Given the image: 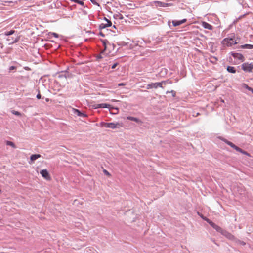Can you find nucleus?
Segmentation results:
<instances>
[{"label": "nucleus", "instance_id": "nucleus-36", "mask_svg": "<svg viewBox=\"0 0 253 253\" xmlns=\"http://www.w3.org/2000/svg\"><path fill=\"white\" fill-rule=\"evenodd\" d=\"M115 110L117 111V112H118V109L117 108H115Z\"/></svg>", "mask_w": 253, "mask_h": 253}, {"label": "nucleus", "instance_id": "nucleus-20", "mask_svg": "<svg viewBox=\"0 0 253 253\" xmlns=\"http://www.w3.org/2000/svg\"><path fill=\"white\" fill-rule=\"evenodd\" d=\"M127 119L129 120L135 121L137 123H138L140 122L138 118L133 117H131V116H128L127 117Z\"/></svg>", "mask_w": 253, "mask_h": 253}, {"label": "nucleus", "instance_id": "nucleus-30", "mask_svg": "<svg viewBox=\"0 0 253 253\" xmlns=\"http://www.w3.org/2000/svg\"><path fill=\"white\" fill-rule=\"evenodd\" d=\"M52 35H53V36L55 38H58V35L57 34L55 33H52Z\"/></svg>", "mask_w": 253, "mask_h": 253}, {"label": "nucleus", "instance_id": "nucleus-2", "mask_svg": "<svg viewBox=\"0 0 253 253\" xmlns=\"http://www.w3.org/2000/svg\"><path fill=\"white\" fill-rule=\"evenodd\" d=\"M220 139L222 140L223 141H224L225 143H226L227 144L229 145L232 148H234L235 150H236L237 151L239 152L244 155H246L248 156H250V154L248 153L247 152L242 150L239 147L235 145L234 144H233L232 142L227 140V139L220 137Z\"/></svg>", "mask_w": 253, "mask_h": 253}, {"label": "nucleus", "instance_id": "nucleus-37", "mask_svg": "<svg viewBox=\"0 0 253 253\" xmlns=\"http://www.w3.org/2000/svg\"><path fill=\"white\" fill-rule=\"evenodd\" d=\"M48 100H49V99H46V101H48Z\"/></svg>", "mask_w": 253, "mask_h": 253}, {"label": "nucleus", "instance_id": "nucleus-17", "mask_svg": "<svg viewBox=\"0 0 253 253\" xmlns=\"http://www.w3.org/2000/svg\"><path fill=\"white\" fill-rule=\"evenodd\" d=\"M227 70L231 73H235L236 69L233 66H228L227 68Z\"/></svg>", "mask_w": 253, "mask_h": 253}, {"label": "nucleus", "instance_id": "nucleus-29", "mask_svg": "<svg viewBox=\"0 0 253 253\" xmlns=\"http://www.w3.org/2000/svg\"><path fill=\"white\" fill-rule=\"evenodd\" d=\"M16 69V67L14 66H11L9 67V70L11 71V70H14V69Z\"/></svg>", "mask_w": 253, "mask_h": 253}, {"label": "nucleus", "instance_id": "nucleus-23", "mask_svg": "<svg viewBox=\"0 0 253 253\" xmlns=\"http://www.w3.org/2000/svg\"><path fill=\"white\" fill-rule=\"evenodd\" d=\"M243 87L245 88L246 89H248V90L252 92V93L253 94V88L248 86L247 84H243Z\"/></svg>", "mask_w": 253, "mask_h": 253}, {"label": "nucleus", "instance_id": "nucleus-11", "mask_svg": "<svg viewBox=\"0 0 253 253\" xmlns=\"http://www.w3.org/2000/svg\"><path fill=\"white\" fill-rule=\"evenodd\" d=\"M201 25L205 29H207L210 30H212L213 29V27L212 25L205 21H202L201 22Z\"/></svg>", "mask_w": 253, "mask_h": 253}, {"label": "nucleus", "instance_id": "nucleus-1", "mask_svg": "<svg viewBox=\"0 0 253 253\" xmlns=\"http://www.w3.org/2000/svg\"><path fill=\"white\" fill-rule=\"evenodd\" d=\"M104 49L102 50V53H104L105 56H113L116 52L115 50V45L113 43H110L106 40L102 41Z\"/></svg>", "mask_w": 253, "mask_h": 253}, {"label": "nucleus", "instance_id": "nucleus-38", "mask_svg": "<svg viewBox=\"0 0 253 253\" xmlns=\"http://www.w3.org/2000/svg\"><path fill=\"white\" fill-rule=\"evenodd\" d=\"M1 190H0V193H1Z\"/></svg>", "mask_w": 253, "mask_h": 253}, {"label": "nucleus", "instance_id": "nucleus-15", "mask_svg": "<svg viewBox=\"0 0 253 253\" xmlns=\"http://www.w3.org/2000/svg\"><path fill=\"white\" fill-rule=\"evenodd\" d=\"M152 88H157L156 83H152L147 84V89H149Z\"/></svg>", "mask_w": 253, "mask_h": 253}, {"label": "nucleus", "instance_id": "nucleus-31", "mask_svg": "<svg viewBox=\"0 0 253 253\" xmlns=\"http://www.w3.org/2000/svg\"><path fill=\"white\" fill-rule=\"evenodd\" d=\"M126 85V84L122 83L118 84V86H125Z\"/></svg>", "mask_w": 253, "mask_h": 253}, {"label": "nucleus", "instance_id": "nucleus-21", "mask_svg": "<svg viewBox=\"0 0 253 253\" xmlns=\"http://www.w3.org/2000/svg\"><path fill=\"white\" fill-rule=\"evenodd\" d=\"M71 1L76 2L77 3H78L79 4L84 6V2L83 1H81L80 0H69Z\"/></svg>", "mask_w": 253, "mask_h": 253}, {"label": "nucleus", "instance_id": "nucleus-3", "mask_svg": "<svg viewBox=\"0 0 253 253\" xmlns=\"http://www.w3.org/2000/svg\"><path fill=\"white\" fill-rule=\"evenodd\" d=\"M237 43L236 40L233 38H226L221 42V44L224 47H231L237 44Z\"/></svg>", "mask_w": 253, "mask_h": 253}, {"label": "nucleus", "instance_id": "nucleus-32", "mask_svg": "<svg viewBox=\"0 0 253 253\" xmlns=\"http://www.w3.org/2000/svg\"><path fill=\"white\" fill-rule=\"evenodd\" d=\"M37 98L38 99H40L41 98V95L40 94V93H38L37 95Z\"/></svg>", "mask_w": 253, "mask_h": 253}, {"label": "nucleus", "instance_id": "nucleus-35", "mask_svg": "<svg viewBox=\"0 0 253 253\" xmlns=\"http://www.w3.org/2000/svg\"><path fill=\"white\" fill-rule=\"evenodd\" d=\"M112 101H113V102H116V101H117V100H115V99H113V100H112Z\"/></svg>", "mask_w": 253, "mask_h": 253}, {"label": "nucleus", "instance_id": "nucleus-18", "mask_svg": "<svg viewBox=\"0 0 253 253\" xmlns=\"http://www.w3.org/2000/svg\"><path fill=\"white\" fill-rule=\"evenodd\" d=\"M241 47L243 49L247 48V49H253V45L249 44H245L244 45H242L241 46Z\"/></svg>", "mask_w": 253, "mask_h": 253}, {"label": "nucleus", "instance_id": "nucleus-27", "mask_svg": "<svg viewBox=\"0 0 253 253\" xmlns=\"http://www.w3.org/2000/svg\"><path fill=\"white\" fill-rule=\"evenodd\" d=\"M103 172H104V173L106 175H108V176H110V175H110V174L109 173V172H108V171H107V170H106V169H104Z\"/></svg>", "mask_w": 253, "mask_h": 253}, {"label": "nucleus", "instance_id": "nucleus-25", "mask_svg": "<svg viewBox=\"0 0 253 253\" xmlns=\"http://www.w3.org/2000/svg\"><path fill=\"white\" fill-rule=\"evenodd\" d=\"M15 33L14 30H10V31L6 32H5V35L6 36H9Z\"/></svg>", "mask_w": 253, "mask_h": 253}, {"label": "nucleus", "instance_id": "nucleus-26", "mask_svg": "<svg viewBox=\"0 0 253 253\" xmlns=\"http://www.w3.org/2000/svg\"><path fill=\"white\" fill-rule=\"evenodd\" d=\"M12 113L14 115H17V116H20L21 115L20 113L18 112V111H13L12 112Z\"/></svg>", "mask_w": 253, "mask_h": 253}, {"label": "nucleus", "instance_id": "nucleus-34", "mask_svg": "<svg viewBox=\"0 0 253 253\" xmlns=\"http://www.w3.org/2000/svg\"><path fill=\"white\" fill-rule=\"evenodd\" d=\"M207 222H208L209 223V222H211V221H210L209 219H204Z\"/></svg>", "mask_w": 253, "mask_h": 253}, {"label": "nucleus", "instance_id": "nucleus-8", "mask_svg": "<svg viewBox=\"0 0 253 253\" xmlns=\"http://www.w3.org/2000/svg\"><path fill=\"white\" fill-rule=\"evenodd\" d=\"M93 108L94 109H98V108H109L111 110L112 107H111V105L106 104V103H101V104H97L93 105Z\"/></svg>", "mask_w": 253, "mask_h": 253}, {"label": "nucleus", "instance_id": "nucleus-12", "mask_svg": "<svg viewBox=\"0 0 253 253\" xmlns=\"http://www.w3.org/2000/svg\"><path fill=\"white\" fill-rule=\"evenodd\" d=\"M186 21H187L186 19H183L182 20H179V21L173 20L172 24L174 26L176 27V26H178L182 24L185 23Z\"/></svg>", "mask_w": 253, "mask_h": 253}, {"label": "nucleus", "instance_id": "nucleus-19", "mask_svg": "<svg viewBox=\"0 0 253 253\" xmlns=\"http://www.w3.org/2000/svg\"><path fill=\"white\" fill-rule=\"evenodd\" d=\"M105 55L104 53H102V51L98 54H97L95 57L97 60H99L103 58L104 56Z\"/></svg>", "mask_w": 253, "mask_h": 253}, {"label": "nucleus", "instance_id": "nucleus-10", "mask_svg": "<svg viewBox=\"0 0 253 253\" xmlns=\"http://www.w3.org/2000/svg\"><path fill=\"white\" fill-rule=\"evenodd\" d=\"M153 5L156 7H165L168 6V4L159 1H154L153 2Z\"/></svg>", "mask_w": 253, "mask_h": 253}, {"label": "nucleus", "instance_id": "nucleus-7", "mask_svg": "<svg viewBox=\"0 0 253 253\" xmlns=\"http://www.w3.org/2000/svg\"><path fill=\"white\" fill-rule=\"evenodd\" d=\"M104 23H102L99 25V28L100 29H105L111 26L112 22L111 21L108 20L106 17H104Z\"/></svg>", "mask_w": 253, "mask_h": 253}, {"label": "nucleus", "instance_id": "nucleus-16", "mask_svg": "<svg viewBox=\"0 0 253 253\" xmlns=\"http://www.w3.org/2000/svg\"><path fill=\"white\" fill-rule=\"evenodd\" d=\"M74 112L75 113H76L78 115V116H82V117H87V115L86 114L82 113L81 111H80L78 109H74Z\"/></svg>", "mask_w": 253, "mask_h": 253}, {"label": "nucleus", "instance_id": "nucleus-22", "mask_svg": "<svg viewBox=\"0 0 253 253\" xmlns=\"http://www.w3.org/2000/svg\"><path fill=\"white\" fill-rule=\"evenodd\" d=\"M163 84H166V82L165 81H162L161 82H157L156 83L157 88H158V87L163 88Z\"/></svg>", "mask_w": 253, "mask_h": 253}, {"label": "nucleus", "instance_id": "nucleus-14", "mask_svg": "<svg viewBox=\"0 0 253 253\" xmlns=\"http://www.w3.org/2000/svg\"><path fill=\"white\" fill-rule=\"evenodd\" d=\"M41 155L40 154H33L30 157V160L31 161H34L36 159L41 157Z\"/></svg>", "mask_w": 253, "mask_h": 253}, {"label": "nucleus", "instance_id": "nucleus-4", "mask_svg": "<svg viewBox=\"0 0 253 253\" xmlns=\"http://www.w3.org/2000/svg\"><path fill=\"white\" fill-rule=\"evenodd\" d=\"M100 125L101 127L110 128L112 129L119 128L120 126H122L119 123H105L104 122H101Z\"/></svg>", "mask_w": 253, "mask_h": 253}, {"label": "nucleus", "instance_id": "nucleus-28", "mask_svg": "<svg viewBox=\"0 0 253 253\" xmlns=\"http://www.w3.org/2000/svg\"><path fill=\"white\" fill-rule=\"evenodd\" d=\"M117 65H118V63H115V64H114L112 66V67H111V68H112V69H115V68L116 67V66H117Z\"/></svg>", "mask_w": 253, "mask_h": 253}, {"label": "nucleus", "instance_id": "nucleus-6", "mask_svg": "<svg viewBox=\"0 0 253 253\" xmlns=\"http://www.w3.org/2000/svg\"><path fill=\"white\" fill-rule=\"evenodd\" d=\"M230 54L239 62H242L245 60V58L241 53L231 52Z\"/></svg>", "mask_w": 253, "mask_h": 253}, {"label": "nucleus", "instance_id": "nucleus-5", "mask_svg": "<svg viewBox=\"0 0 253 253\" xmlns=\"http://www.w3.org/2000/svg\"><path fill=\"white\" fill-rule=\"evenodd\" d=\"M241 67L244 71L246 72L251 73L252 72L253 70V63H249L248 62H246L242 65Z\"/></svg>", "mask_w": 253, "mask_h": 253}, {"label": "nucleus", "instance_id": "nucleus-24", "mask_svg": "<svg viewBox=\"0 0 253 253\" xmlns=\"http://www.w3.org/2000/svg\"><path fill=\"white\" fill-rule=\"evenodd\" d=\"M6 144L7 145L11 146L13 148H15L16 147L15 145L14 144V143L13 142H11V141H7L6 142Z\"/></svg>", "mask_w": 253, "mask_h": 253}, {"label": "nucleus", "instance_id": "nucleus-33", "mask_svg": "<svg viewBox=\"0 0 253 253\" xmlns=\"http://www.w3.org/2000/svg\"><path fill=\"white\" fill-rule=\"evenodd\" d=\"M171 92L172 93V94H173V96H174L175 94V92L173 90H172L171 91Z\"/></svg>", "mask_w": 253, "mask_h": 253}, {"label": "nucleus", "instance_id": "nucleus-9", "mask_svg": "<svg viewBox=\"0 0 253 253\" xmlns=\"http://www.w3.org/2000/svg\"><path fill=\"white\" fill-rule=\"evenodd\" d=\"M42 176L47 180H51V177L46 169H42L40 171Z\"/></svg>", "mask_w": 253, "mask_h": 253}, {"label": "nucleus", "instance_id": "nucleus-13", "mask_svg": "<svg viewBox=\"0 0 253 253\" xmlns=\"http://www.w3.org/2000/svg\"><path fill=\"white\" fill-rule=\"evenodd\" d=\"M209 224L218 232H220L222 230V229L220 227L215 224L213 222H209Z\"/></svg>", "mask_w": 253, "mask_h": 253}]
</instances>
